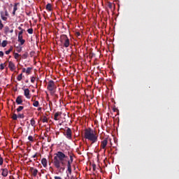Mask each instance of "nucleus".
Here are the masks:
<instances>
[{"mask_svg": "<svg viewBox=\"0 0 179 179\" xmlns=\"http://www.w3.org/2000/svg\"><path fill=\"white\" fill-rule=\"evenodd\" d=\"M0 15L2 20H3L4 22H6V20H8V17H5V13H3V11H1Z\"/></svg>", "mask_w": 179, "mask_h": 179, "instance_id": "14", "label": "nucleus"}, {"mask_svg": "<svg viewBox=\"0 0 179 179\" xmlns=\"http://www.w3.org/2000/svg\"><path fill=\"white\" fill-rule=\"evenodd\" d=\"M40 105V102L38 101H34L33 106L34 107H38Z\"/></svg>", "mask_w": 179, "mask_h": 179, "instance_id": "19", "label": "nucleus"}, {"mask_svg": "<svg viewBox=\"0 0 179 179\" xmlns=\"http://www.w3.org/2000/svg\"><path fill=\"white\" fill-rule=\"evenodd\" d=\"M6 45H8V41H3L1 43V47L5 48Z\"/></svg>", "mask_w": 179, "mask_h": 179, "instance_id": "20", "label": "nucleus"}, {"mask_svg": "<svg viewBox=\"0 0 179 179\" xmlns=\"http://www.w3.org/2000/svg\"><path fill=\"white\" fill-rule=\"evenodd\" d=\"M3 29V24L2 23V20H0V30H2Z\"/></svg>", "mask_w": 179, "mask_h": 179, "instance_id": "31", "label": "nucleus"}, {"mask_svg": "<svg viewBox=\"0 0 179 179\" xmlns=\"http://www.w3.org/2000/svg\"><path fill=\"white\" fill-rule=\"evenodd\" d=\"M31 54H34V52H31Z\"/></svg>", "mask_w": 179, "mask_h": 179, "instance_id": "52", "label": "nucleus"}, {"mask_svg": "<svg viewBox=\"0 0 179 179\" xmlns=\"http://www.w3.org/2000/svg\"><path fill=\"white\" fill-rule=\"evenodd\" d=\"M42 122H48V119L46 116H43V117L42 118Z\"/></svg>", "mask_w": 179, "mask_h": 179, "instance_id": "25", "label": "nucleus"}, {"mask_svg": "<svg viewBox=\"0 0 179 179\" xmlns=\"http://www.w3.org/2000/svg\"><path fill=\"white\" fill-rule=\"evenodd\" d=\"M29 54L27 52H25L24 55H22L23 58H24V59H26V58H27Z\"/></svg>", "mask_w": 179, "mask_h": 179, "instance_id": "34", "label": "nucleus"}, {"mask_svg": "<svg viewBox=\"0 0 179 179\" xmlns=\"http://www.w3.org/2000/svg\"><path fill=\"white\" fill-rule=\"evenodd\" d=\"M17 52H22V48H17Z\"/></svg>", "mask_w": 179, "mask_h": 179, "instance_id": "39", "label": "nucleus"}, {"mask_svg": "<svg viewBox=\"0 0 179 179\" xmlns=\"http://www.w3.org/2000/svg\"><path fill=\"white\" fill-rule=\"evenodd\" d=\"M13 50V48L11 47L10 48H9L7 51H6V55H9V54H10L11 51Z\"/></svg>", "mask_w": 179, "mask_h": 179, "instance_id": "23", "label": "nucleus"}, {"mask_svg": "<svg viewBox=\"0 0 179 179\" xmlns=\"http://www.w3.org/2000/svg\"><path fill=\"white\" fill-rule=\"evenodd\" d=\"M9 33H13V29H11L10 31H9Z\"/></svg>", "mask_w": 179, "mask_h": 179, "instance_id": "50", "label": "nucleus"}, {"mask_svg": "<svg viewBox=\"0 0 179 179\" xmlns=\"http://www.w3.org/2000/svg\"><path fill=\"white\" fill-rule=\"evenodd\" d=\"M59 40L63 47L65 48H68V47L71 45V41H69L68 36L62 34L60 36Z\"/></svg>", "mask_w": 179, "mask_h": 179, "instance_id": "3", "label": "nucleus"}, {"mask_svg": "<svg viewBox=\"0 0 179 179\" xmlns=\"http://www.w3.org/2000/svg\"><path fill=\"white\" fill-rule=\"evenodd\" d=\"M17 117H18L17 115L14 113L12 116V118L13 120H14V121H16V120H17Z\"/></svg>", "mask_w": 179, "mask_h": 179, "instance_id": "27", "label": "nucleus"}, {"mask_svg": "<svg viewBox=\"0 0 179 179\" xmlns=\"http://www.w3.org/2000/svg\"><path fill=\"white\" fill-rule=\"evenodd\" d=\"M4 16H9V13H8V10H6L4 12Z\"/></svg>", "mask_w": 179, "mask_h": 179, "instance_id": "38", "label": "nucleus"}, {"mask_svg": "<svg viewBox=\"0 0 179 179\" xmlns=\"http://www.w3.org/2000/svg\"><path fill=\"white\" fill-rule=\"evenodd\" d=\"M48 176H50V175L48 174V175L45 176V178H46V179H48Z\"/></svg>", "mask_w": 179, "mask_h": 179, "instance_id": "49", "label": "nucleus"}, {"mask_svg": "<svg viewBox=\"0 0 179 179\" xmlns=\"http://www.w3.org/2000/svg\"><path fill=\"white\" fill-rule=\"evenodd\" d=\"M42 174H44V172H43V171H42Z\"/></svg>", "mask_w": 179, "mask_h": 179, "instance_id": "53", "label": "nucleus"}, {"mask_svg": "<svg viewBox=\"0 0 179 179\" xmlns=\"http://www.w3.org/2000/svg\"><path fill=\"white\" fill-rule=\"evenodd\" d=\"M107 143H108V138H106L101 142V149H104L106 150V148L107 146Z\"/></svg>", "mask_w": 179, "mask_h": 179, "instance_id": "6", "label": "nucleus"}, {"mask_svg": "<svg viewBox=\"0 0 179 179\" xmlns=\"http://www.w3.org/2000/svg\"><path fill=\"white\" fill-rule=\"evenodd\" d=\"M17 5H19V3H15L13 6V15L15 16L16 15V10H17Z\"/></svg>", "mask_w": 179, "mask_h": 179, "instance_id": "13", "label": "nucleus"}, {"mask_svg": "<svg viewBox=\"0 0 179 179\" xmlns=\"http://www.w3.org/2000/svg\"><path fill=\"white\" fill-rule=\"evenodd\" d=\"M3 65H4L3 64H0V69H1V71H3V69H5V66Z\"/></svg>", "mask_w": 179, "mask_h": 179, "instance_id": "33", "label": "nucleus"}, {"mask_svg": "<svg viewBox=\"0 0 179 179\" xmlns=\"http://www.w3.org/2000/svg\"><path fill=\"white\" fill-rule=\"evenodd\" d=\"M17 117H18V118H24V114H18Z\"/></svg>", "mask_w": 179, "mask_h": 179, "instance_id": "36", "label": "nucleus"}, {"mask_svg": "<svg viewBox=\"0 0 179 179\" xmlns=\"http://www.w3.org/2000/svg\"><path fill=\"white\" fill-rule=\"evenodd\" d=\"M61 114H62L61 112H57V113H55V115H54V120H55V121H58V120H59V119H58V117H59V115H61Z\"/></svg>", "mask_w": 179, "mask_h": 179, "instance_id": "15", "label": "nucleus"}, {"mask_svg": "<svg viewBox=\"0 0 179 179\" xmlns=\"http://www.w3.org/2000/svg\"><path fill=\"white\" fill-rule=\"evenodd\" d=\"M46 9L47 10H49V12H51V10H52L51 3H48L46 5Z\"/></svg>", "mask_w": 179, "mask_h": 179, "instance_id": "17", "label": "nucleus"}, {"mask_svg": "<svg viewBox=\"0 0 179 179\" xmlns=\"http://www.w3.org/2000/svg\"><path fill=\"white\" fill-rule=\"evenodd\" d=\"M41 110H42V108H38V111H41Z\"/></svg>", "mask_w": 179, "mask_h": 179, "instance_id": "48", "label": "nucleus"}, {"mask_svg": "<svg viewBox=\"0 0 179 179\" xmlns=\"http://www.w3.org/2000/svg\"><path fill=\"white\" fill-rule=\"evenodd\" d=\"M30 124L31 127H34L36 125V120H34L33 118L30 120Z\"/></svg>", "mask_w": 179, "mask_h": 179, "instance_id": "22", "label": "nucleus"}, {"mask_svg": "<svg viewBox=\"0 0 179 179\" xmlns=\"http://www.w3.org/2000/svg\"><path fill=\"white\" fill-rule=\"evenodd\" d=\"M93 170H96V164H92Z\"/></svg>", "mask_w": 179, "mask_h": 179, "instance_id": "44", "label": "nucleus"}, {"mask_svg": "<svg viewBox=\"0 0 179 179\" xmlns=\"http://www.w3.org/2000/svg\"><path fill=\"white\" fill-rule=\"evenodd\" d=\"M84 138L85 139H87V141L92 142V145H93V143H96V142L98 141V136L96 134V131H94L91 128L85 129Z\"/></svg>", "mask_w": 179, "mask_h": 179, "instance_id": "2", "label": "nucleus"}, {"mask_svg": "<svg viewBox=\"0 0 179 179\" xmlns=\"http://www.w3.org/2000/svg\"><path fill=\"white\" fill-rule=\"evenodd\" d=\"M22 72H23V73L26 72V69H24V68L22 69Z\"/></svg>", "mask_w": 179, "mask_h": 179, "instance_id": "47", "label": "nucleus"}, {"mask_svg": "<svg viewBox=\"0 0 179 179\" xmlns=\"http://www.w3.org/2000/svg\"><path fill=\"white\" fill-rule=\"evenodd\" d=\"M23 108H24V107H23V106H19V107L17 108V113H20V111H22V110H23Z\"/></svg>", "mask_w": 179, "mask_h": 179, "instance_id": "26", "label": "nucleus"}, {"mask_svg": "<svg viewBox=\"0 0 179 179\" xmlns=\"http://www.w3.org/2000/svg\"><path fill=\"white\" fill-rule=\"evenodd\" d=\"M0 57H3V52L0 51Z\"/></svg>", "mask_w": 179, "mask_h": 179, "instance_id": "42", "label": "nucleus"}, {"mask_svg": "<svg viewBox=\"0 0 179 179\" xmlns=\"http://www.w3.org/2000/svg\"><path fill=\"white\" fill-rule=\"evenodd\" d=\"M28 139L30 141V142H33L34 141V138L32 136H29Z\"/></svg>", "mask_w": 179, "mask_h": 179, "instance_id": "30", "label": "nucleus"}, {"mask_svg": "<svg viewBox=\"0 0 179 179\" xmlns=\"http://www.w3.org/2000/svg\"><path fill=\"white\" fill-rule=\"evenodd\" d=\"M70 159L68 160L69 157L65 153L58 151L55 154L53 158V164L55 169L59 170V171H65V166H66L67 162V177L69 178V175L72 174V163H73V154H69Z\"/></svg>", "mask_w": 179, "mask_h": 179, "instance_id": "1", "label": "nucleus"}, {"mask_svg": "<svg viewBox=\"0 0 179 179\" xmlns=\"http://www.w3.org/2000/svg\"><path fill=\"white\" fill-rule=\"evenodd\" d=\"M35 81H36V77H31V83H34Z\"/></svg>", "mask_w": 179, "mask_h": 179, "instance_id": "35", "label": "nucleus"}, {"mask_svg": "<svg viewBox=\"0 0 179 179\" xmlns=\"http://www.w3.org/2000/svg\"><path fill=\"white\" fill-rule=\"evenodd\" d=\"M30 171H31L32 176L34 177L37 176V173H38V170L34 169V168L31 167V168H30Z\"/></svg>", "mask_w": 179, "mask_h": 179, "instance_id": "12", "label": "nucleus"}, {"mask_svg": "<svg viewBox=\"0 0 179 179\" xmlns=\"http://www.w3.org/2000/svg\"><path fill=\"white\" fill-rule=\"evenodd\" d=\"M15 103H17V104L18 106H20V105L23 104V99H22V96H18L16 98Z\"/></svg>", "mask_w": 179, "mask_h": 179, "instance_id": "7", "label": "nucleus"}, {"mask_svg": "<svg viewBox=\"0 0 179 179\" xmlns=\"http://www.w3.org/2000/svg\"><path fill=\"white\" fill-rule=\"evenodd\" d=\"M108 8H110V9H111V8H113V4H111V3H109L108 4Z\"/></svg>", "mask_w": 179, "mask_h": 179, "instance_id": "40", "label": "nucleus"}, {"mask_svg": "<svg viewBox=\"0 0 179 179\" xmlns=\"http://www.w3.org/2000/svg\"><path fill=\"white\" fill-rule=\"evenodd\" d=\"M18 41L20 43L21 45H23V44L26 43V41L23 39V35H18Z\"/></svg>", "mask_w": 179, "mask_h": 179, "instance_id": "9", "label": "nucleus"}, {"mask_svg": "<svg viewBox=\"0 0 179 179\" xmlns=\"http://www.w3.org/2000/svg\"><path fill=\"white\" fill-rule=\"evenodd\" d=\"M3 164V158L0 156V166H2Z\"/></svg>", "mask_w": 179, "mask_h": 179, "instance_id": "32", "label": "nucleus"}, {"mask_svg": "<svg viewBox=\"0 0 179 179\" xmlns=\"http://www.w3.org/2000/svg\"><path fill=\"white\" fill-rule=\"evenodd\" d=\"M63 134L67 139H72V129H71V128L67 127V129L65 130V132H64Z\"/></svg>", "mask_w": 179, "mask_h": 179, "instance_id": "5", "label": "nucleus"}, {"mask_svg": "<svg viewBox=\"0 0 179 179\" xmlns=\"http://www.w3.org/2000/svg\"><path fill=\"white\" fill-rule=\"evenodd\" d=\"M55 179H62L60 176H55Z\"/></svg>", "mask_w": 179, "mask_h": 179, "instance_id": "41", "label": "nucleus"}, {"mask_svg": "<svg viewBox=\"0 0 179 179\" xmlns=\"http://www.w3.org/2000/svg\"><path fill=\"white\" fill-rule=\"evenodd\" d=\"M0 45H1V40H0Z\"/></svg>", "mask_w": 179, "mask_h": 179, "instance_id": "54", "label": "nucleus"}, {"mask_svg": "<svg viewBox=\"0 0 179 179\" xmlns=\"http://www.w3.org/2000/svg\"><path fill=\"white\" fill-rule=\"evenodd\" d=\"M8 68L10 71H15L16 69V66L12 62H8Z\"/></svg>", "mask_w": 179, "mask_h": 179, "instance_id": "10", "label": "nucleus"}, {"mask_svg": "<svg viewBox=\"0 0 179 179\" xmlns=\"http://www.w3.org/2000/svg\"><path fill=\"white\" fill-rule=\"evenodd\" d=\"M41 164L43 166V167H47V159L43 158L41 159Z\"/></svg>", "mask_w": 179, "mask_h": 179, "instance_id": "16", "label": "nucleus"}, {"mask_svg": "<svg viewBox=\"0 0 179 179\" xmlns=\"http://www.w3.org/2000/svg\"><path fill=\"white\" fill-rule=\"evenodd\" d=\"M18 30H23V29L21 28V27H18Z\"/></svg>", "mask_w": 179, "mask_h": 179, "instance_id": "46", "label": "nucleus"}, {"mask_svg": "<svg viewBox=\"0 0 179 179\" xmlns=\"http://www.w3.org/2000/svg\"><path fill=\"white\" fill-rule=\"evenodd\" d=\"M31 67H28L26 70V73H28V75H29V73L31 72Z\"/></svg>", "mask_w": 179, "mask_h": 179, "instance_id": "24", "label": "nucleus"}, {"mask_svg": "<svg viewBox=\"0 0 179 179\" xmlns=\"http://www.w3.org/2000/svg\"><path fill=\"white\" fill-rule=\"evenodd\" d=\"M24 96H25L27 99H30V90H29V88L24 90Z\"/></svg>", "mask_w": 179, "mask_h": 179, "instance_id": "8", "label": "nucleus"}, {"mask_svg": "<svg viewBox=\"0 0 179 179\" xmlns=\"http://www.w3.org/2000/svg\"><path fill=\"white\" fill-rule=\"evenodd\" d=\"M9 31H10L9 27L6 26L4 27V33H5V34H8V33H9Z\"/></svg>", "mask_w": 179, "mask_h": 179, "instance_id": "18", "label": "nucleus"}, {"mask_svg": "<svg viewBox=\"0 0 179 179\" xmlns=\"http://www.w3.org/2000/svg\"><path fill=\"white\" fill-rule=\"evenodd\" d=\"M22 78H23V73H20V75L17 76V80H19V82H20V80H22Z\"/></svg>", "mask_w": 179, "mask_h": 179, "instance_id": "21", "label": "nucleus"}, {"mask_svg": "<svg viewBox=\"0 0 179 179\" xmlns=\"http://www.w3.org/2000/svg\"><path fill=\"white\" fill-rule=\"evenodd\" d=\"M27 32L29 33V34H33V28L28 29Z\"/></svg>", "mask_w": 179, "mask_h": 179, "instance_id": "28", "label": "nucleus"}, {"mask_svg": "<svg viewBox=\"0 0 179 179\" xmlns=\"http://www.w3.org/2000/svg\"><path fill=\"white\" fill-rule=\"evenodd\" d=\"M1 176H3V177H8V169L5 168V169H1Z\"/></svg>", "mask_w": 179, "mask_h": 179, "instance_id": "11", "label": "nucleus"}, {"mask_svg": "<svg viewBox=\"0 0 179 179\" xmlns=\"http://www.w3.org/2000/svg\"><path fill=\"white\" fill-rule=\"evenodd\" d=\"M20 57V55H19L18 53H15L14 54V58L15 59H17V58H19Z\"/></svg>", "mask_w": 179, "mask_h": 179, "instance_id": "29", "label": "nucleus"}, {"mask_svg": "<svg viewBox=\"0 0 179 179\" xmlns=\"http://www.w3.org/2000/svg\"><path fill=\"white\" fill-rule=\"evenodd\" d=\"M36 157H37V154H35V155H34L32 156V158H33V159H36Z\"/></svg>", "mask_w": 179, "mask_h": 179, "instance_id": "43", "label": "nucleus"}, {"mask_svg": "<svg viewBox=\"0 0 179 179\" xmlns=\"http://www.w3.org/2000/svg\"><path fill=\"white\" fill-rule=\"evenodd\" d=\"M76 36H78L79 37V36H80V32H76Z\"/></svg>", "mask_w": 179, "mask_h": 179, "instance_id": "45", "label": "nucleus"}, {"mask_svg": "<svg viewBox=\"0 0 179 179\" xmlns=\"http://www.w3.org/2000/svg\"><path fill=\"white\" fill-rule=\"evenodd\" d=\"M25 82H26V83H29V80H26Z\"/></svg>", "mask_w": 179, "mask_h": 179, "instance_id": "51", "label": "nucleus"}, {"mask_svg": "<svg viewBox=\"0 0 179 179\" xmlns=\"http://www.w3.org/2000/svg\"><path fill=\"white\" fill-rule=\"evenodd\" d=\"M47 89L48 90H49V92H54L55 89H57L55 82H54V80H49V82L48 83Z\"/></svg>", "mask_w": 179, "mask_h": 179, "instance_id": "4", "label": "nucleus"}, {"mask_svg": "<svg viewBox=\"0 0 179 179\" xmlns=\"http://www.w3.org/2000/svg\"><path fill=\"white\" fill-rule=\"evenodd\" d=\"M23 31H24V29H22V31H20L18 33V36H23Z\"/></svg>", "mask_w": 179, "mask_h": 179, "instance_id": "37", "label": "nucleus"}]
</instances>
